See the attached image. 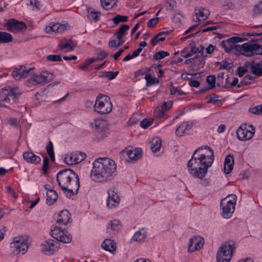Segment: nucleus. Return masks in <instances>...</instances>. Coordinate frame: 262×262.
Returning <instances> with one entry per match:
<instances>
[{"label": "nucleus", "mask_w": 262, "mask_h": 262, "mask_svg": "<svg viewBox=\"0 0 262 262\" xmlns=\"http://www.w3.org/2000/svg\"><path fill=\"white\" fill-rule=\"evenodd\" d=\"M213 150L208 145L197 148L187 164L189 174L195 179L202 180L214 161Z\"/></svg>", "instance_id": "obj_1"}, {"label": "nucleus", "mask_w": 262, "mask_h": 262, "mask_svg": "<svg viewBox=\"0 0 262 262\" xmlns=\"http://www.w3.org/2000/svg\"><path fill=\"white\" fill-rule=\"evenodd\" d=\"M116 170L114 160L108 158H98L93 162L91 178L96 182L110 181L116 176Z\"/></svg>", "instance_id": "obj_2"}, {"label": "nucleus", "mask_w": 262, "mask_h": 262, "mask_svg": "<svg viewBox=\"0 0 262 262\" xmlns=\"http://www.w3.org/2000/svg\"><path fill=\"white\" fill-rule=\"evenodd\" d=\"M56 180L58 185L67 198L78 193L80 187L78 176L71 169H64L57 173Z\"/></svg>", "instance_id": "obj_3"}, {"label": "nucleus", "mask_w": 262, "mask_h": 262, "mask_svg": "<svg viewBox=\"0 0 262 262\" xmlns=\"http://www.w3.org/2000/svg\"><path fill=\"white\" fill-rule=\"evenodd\" d=\"M235 243L232 241L225 242L219 249L216 254L217 262H230Z\"/></svg>", "instance_id": "obj_4"}, {"label": "nucleus", "mask_w": 262, "mask_h": 262, "mask_svg": "<svg viewBox=\"0 0 262 262\" xmlns=\"http://www.w3.org/2000/svg\"><path fill=\"white\" fill-rule=\"evenodd\" d=\"M113 109V104L110 98L103 95H99L95 101L94 110L100 114H107L111 113Z\"/></svg>", "instance_id": "obj_5"}, {"label": "nucleus", "mask_w": 262, "mask_h": 262, "mask_svg": "<svg viewBox=\"0 0 262 262\" xmlns=\"http://www.w3.org/2000/svg\"><path fill=\"white\" fill-rule=\"evenodd\" d=\"M28 239L24 236L15 237L13 242L10 244L11 250L14 253H21L22 254H24L28 251Z\"/></svg>", "instance_id": "obj_6"}, {"label": "nucleus", "mask_w": 262, "mask_h": 262, "mask_svg": "<svg viewBox=\"0 0 262 262\" xmlns=\"http://www.w3.org/2000/svg\"><path fill=\"white\" fill-rule=\"evenodd\" d=\"M227 197H231V199L227 201L225 203L226 198L222 200L221 202V205L222 206V216L225 219H229L231 217L232 213L235 209V205L236 204L237 196L235 194H230Z\"/></svg>", "instance_id": "obj_7"}, {"label": "nucleus", "mask_w": 262, "mask_h": 262, "mask_svg": "<svg viewBox=\"0 0 262 262\" xmlns=\"http://www.w3.org/2000/svg\"><path fill=\"white\" fill-rule=\"evenodd\" d=\"M20 95L17 88L6 86L0 90V101L8 103L12 99L14 102H16Z\"/></svg>", "instance_id": "obj_8"}, {"label": "nucleus", "mask_w": 262, "mask_h": 262, "mask_svg": "<svg viewBox=\"0 0 262 262\" xmlns=\"http://www.w3.org/2000/svg\"><path fill=\"white\" fill-rule=\"evenodd\" d=\"M255 134V128L252 125L242 124L236 130L237 138L241 141L250 140Z\"/></svg>", "instance_id": "obj_9"}, {"label": "nucleus", "mask_w": 262, "mask_h": 262, "mask_svg": "<svg viewBox=\"0 0 262 262\" xmlns=\"http://www.w3.org/2000/svg\"><path fill=\"white\" fill-rule=\"evenodd\" d=\"M54 78V75L48 72L43 71L39 75H34L28 80V83L34 85L44 82H49Z\"/></svg>", "instance_id": "obj_10"}, {"label": "nucleus", "mask_w": 262, "mask_h": 262, "mask_svg": "<svg viewBox=\"0 0 262 262\" xmlns=\"http://www.w3.org/2000/svg\"><path fill=\"white\" fill-rule=\"evenodd\" d=\"M243 40L244 39L241 37L234 36L226 40H223L220 43V46L225 50L226 52L233 51L236 54L237 49L235 47L238 46V45H235V43L242 42Z\"/></svg>", "instance_id": "obj_11"}, {"label": "nucleus", "mask_w": 262, "mask_h": 262, "mask_svg": "<svg viewBox=\"0 0 262 262\" xmlns=\"http://www.w3.org/2000/svg\"><path fill=\"white\" fill-rule=\"evenodd\" d=\"M52 236L56 239V241L64 243H69L72 241V236L67 232H64L60 227H55L51 230Z\"/></svg>", "instance_id": "obj_12"}, {"label": "nucleus", "mask_w": 262, "mask_h": 262, "mask_svg": "<svg viewBox=\"0 0 262 262\" xmlns=\"http://www.w3.org/2000/svg\"><path fill=\"white\" fill-rule=\"evenodd\" d=\"M256 47L257 44L245 43L241 46L238 45V46L235 47L237 49L236 54H242L247 57L252 56L254 54H256Z\"/></svg>", "instance_id": "obj_13"}, {"label": "nucleus", "mask_w": 262, "mask_h": 262, "mask_svg": "<svg viewBox=\"0 0 262 262\" xmlns=\"http://www.w3.org/2000/svg\"><path fill=\"white\" fill-rule=\"evenodd\" d=\"M86 157V155L82 152H75L70 155H67L64 158V162L68 165H73L83 161Z\"/></svg>", "instance_id": "obj_14"}, {"label": "nucleus", "mask_w": 262, "mask_h": 262, "mask_svg": "<svg viewBox=\"0 0 262 262\" xmlns=\"http://www.w3.org/2000/svg\"><path fill=\"white\" fill-rule=\"evenodd\" d=\"M5 26L7 28V30L9 32H18L19 31H24L27 29V26L22 22L19 21L15 19H10L6 23Z\"/></svg>", "instance_id": "obj_15"}, {"label": "nucleus", "mask_w": 262, "mask_h": 262, "mask_svg": "<svg viewBox=\"0 0 262 262\" xmlns=\"http://www.w3.org/2000/svg\"><path fill=\"white\" fill-rule=\"evenodd\" d=\"M120 155L123 157H128L132 161H137L142 157V150L140 148L132 149L129 147L122 150Z\"/></svg>", "instance_id": "obj_16"}, {"label": "nucleus", "mask_w": 262, "mask_h": 262, "mask_svg": "<svg viewBox=\"0 0 262 262\" xmlns=\"http://www.w3.org/2000/svg\"><path fill=\"white\" fill-rule=\"evenodd\" d=\"M108 197L106 200V206L108 208H115L118 206L120 199L115 191L114 188H111L107 191Z\"/></svg>", "instance_id": "obj_17"}, {"label": "nucleus", "mask_w": 262, "mask_h": 262, "mask_svg": "<svg viewBox=\"0 0 262 262\" xmlns=\"http://www.w3.org/2000/svg\"><path fill=\"white\" fill-rule=\"evenodd\" d=\"M172 106V101L165 102L161 106H158L154 112V117L160 119L162 118H167L165 114Z\"/></svg>", "instance_id": "obj_18"}, {"label": "nucleus", "mask_w": 262, "mask_h": 262, "mask_svg": "<svg viewBox=\"0 0 262 262\" xmlns=\"http://www.w3.org/2000/svg\"><path fill=\"white\" fill-rule=\"evenodd\" d=\"M203 245L204 239L202 237L199 236H194L189 239L188 245V251L191 252L196 250H199L203 247Z\"/></svg>", "instance_id": "obj_19"}, {"label": "nucleus", "mask_w": 262, "mask_h": 262, "mask_svg": "<svg viewBox=\"0 0 262 262\" xmlns=\"http://www.w3.org/2000/svg\"><path fill=\"white\" fill-rule=\"evenodd\" d=\"M42 251L53 254L58 249L59 243L53 239H49L41 245Z\"/></svg>", "instance_id": "obj_20"}, {"label": "nucleus", "mask_w": 262, "mask_h": 262, "mask_svg": "<svg viewBox=\"0 0 262 262\" xmlns=\"http://www.w3.org/2000/svg\"><path fill=\"white\" fill-rule=\"evenodd\" d=\"M33 69V68L26 69V67L20 66L18 68H16L15 70L12 71V76L16 80H19L21 78L26 77L29 73Z\"/></svg>", "instance_id": "obj_21"}, {"label": "nucleus", "mask_w": 262, "mask_h": 262, "mask_svg": "<svg viewBox=\"0 0 262 262\" xmlns=\"http://www.w3.org/2000/svg\"><path fill=\"white\" fill-rule=\"evenodd\" d=\"M194 14L196 16V20L195 21L201 22L205 20L208 18L210 15V11L207 9L202 7H199L195 8Z\"/></svg>", "instance_id": "obj_22"}, {"label": "nucleus", "mask_w": 262, "mask_h": 262, "mask_svg": "<svg viewBox=\"0 0 262 262\" xmlns=\"http://www.w3.org/2000/svg\"><path fill=\"white\" fill-rule=\"evenodd\" d=\"M92 127L98 133H102L107 129V123L103 119H95L94 122L91 124Z\"/></svg>", "instance_id": "obj_23"}, {"label": "nucleus", "mask_w": 262, "mask_h": 262, "mask_svg": "<svg viewBox=\"0 0 262 262\" xmlns=\"http://www.w3.org/2000/svg\"><path fill=\"white\" fill-rule=\"evenodd\" d=\"M71 220V213L68 210H61L58 215L56 222L61 225H66Z\"/></svg>", "instance_id": "obj_24"}, {"label": "nucleus", "mask_w": 262, "mask_h": 262, "mask_svg": "<svg viewBox=\"0 0 262 262\" xmlns=\"http://www.w3.org/2000/svg\"><path fill=\"white\" fill-rule=\"evenodd\" d=\"M23 157L28 163L38 164L41 162V158L31 151H25L23 154Z\"/></svg>", "instance_id": "obj_25"}, {"label": "nucleus", "mask_w": 262, "mask_h": 262, "mask_svg": "<svg viewBox=\"0 0 262 262\" xmlns=\"http://www.w3.org/2000/svg\"><path fill=\"white\" fill-rule=\"evenodd\" d=\"M67 29V26L64 25H62L59 23L50 24V26H47L45 29V31L47 33H51V32H61Z\"/></svg>", "instance_id": "obj_26"}, {"label": "nucleus", "mask_w": 262, "mask_h": 262, "mask_svg": "<svg viewBox=\"0 0 262 262\" xmlns=\"http://www.w3.org/2000/svg\"><path fill=\"white\" fill-rule=\"evenodd\" d=\"M121 225L120 221L115 220L109 223L107 225V232L112 234H115L120 230Z\"/></svg>", "instance_id": "obj_27"}, {"label": "nucleus", "mask_w": 262, "mask_h": 262, "mask_svg": "<svg viewBox=\"0 0 262 262\" xmlns=\"http://www.w3.org/2000/svg\"><path fill=\"white\" fill-rule=\"evenodd\" d=\"M250 69L252 73L255 75V77L262 76V63L261 61L258 62H252L250 64Z\"/></svg>", "instance_id": "obj_28"}, {"label": "nucleus", "mask_w": 262, "mask_h": 262, "mask_svg": "<svg viewBox=\"0 0 262 262\" xmlns=\"http://www.w3.org/2000/svg\"><path fill=\"white\" fill-rule=\"evenodd\" d=\"M145 75V79L146 81V86H149L158 83L159 80L156 78H152L150 74L146 73L142 71H138L136 72V75Z\"/></svg>", "instance_id": "obj_29"}, {"label": "nucleus", "mask_w": 262, "mask_h": 262, "mask_svg": "<svg viewBox=\"0 0 262 262\" xmlns=\"http://www.w3.org/2000/svg\"><path fill=\"white\" fill-rule=\"evenodd\" d=\"M129 29V26L127 25L122 24L116 30L114 36H116V39H121L126 35L127 31Z\"/></svg>", "instance_id": "obj_30"}, {"label": "nucleus", "mask_w": 262, "mask_h": 262, "mask_svg": "<svg viewBox=\"0 0 262 262\" xmlns=\"http://www.w3.org/2000/svg\"><path fill=\"white\" fill-rule=\"evenodd\" d=\"M102 247L105 250L113 252L116 249L114 242L110 239H106L101 244Z\"/></svg>", "instance_id": "obj_31"}, {"label": "nucleus", "mask_w": 262, "mask_h": 262, "mask_svg": "<svg viewBox=\"0 0 262 262\" xmlns=\"http://www.w3.org/2000/svg\"><path fill=\"white\" fill-rule=\"evenodd\" d=\"M162 140L158 137L152 139L150 142V149L154 153H156L161 148Z\"/></svg>", "instance_id": "obj_32"}, {"label": "nucleus", "mask_w": 262, "mask_h": 262, "mask_svg": "<svg viewBox=\"0 0 262 262\" xmlns=\"http://www.w3.org/2000/svg\"><path fill=\"white\" fill-rule=\"evenodd\" d=\"M58 197L57 192L51 189L49 191H47L46 193V201L48 204L51 205L54 203Z\"/></svg>", "instance_id": "obj_33"}, {"label": "nucleus", "mask_w": 262, "mask_h": 262, "mask_svg": "<svg viewBox=\"0 0 262 262\" xmlns=\"http://www.w3.org/2000/svg\"><path fill=\"white\" fill-rule=\"evenodd\" d=\"M190 128L191 126L188 122H184L177 127L176 133L179 136H183L185 132L190 129Z\"/></svg>", "instance_id": "obj_34"}, {"label": "nucleus", "mask_w": 262, "mask_h": 262, "mask_svg": "<svg viewBox=\"0 0 262 262\" xmlns=\"http://www.w3.org/2000/svg\"><path fill=\"white\" fill-rule=\"evenodd\" d=\"M125 40L123 38L116 39L111 38L108 42V47L111 49H116L121 46L125 42Z\"/></svg>", "instance_id": "obj_35"}, {"label": "nucleus", "mask_w": 262, "mask_h": 262, "mask_svg": "<svg viewBox=\"0 0 262 262\" xmlns=\"http://www.w3.org/2000/svg\"><path fill=\"white\" fill-rule=\"evenodd\" d=\"M102 7L106 10H110L116 6L117 0H100Z\"/></svg>", "instance_id": "obj_36"}, {"label": "nucleus", "mask_w": 262, "mask_h": 262, "mask_svg": "<svg viewBox=\"0 0 262 262\" xmlns=\"http://www.w3.org/2000/svg\"><path fill=\"white\" fill-rule=\"evenodd\" d=\"M165 34H168L167 32H161L156 35L151 40V43L153 46H156L159 41H162L165 39Z\"/></svg>", "instance_id": "obj_37"}, {"label": "nucleus", "mask_w": 262, "mask_h": 262, "mask_svg": "<svg viewBox=\"0 0 262 262\" xmlns=\"http://www.w3.org/2000/svg\"><path fill=\"white\" fill-rule=\"evenodd\" d=\"M146 236V232L143 229H142L135 232L132 239L134 241L140 242L143 240Z\"/></svg>", "instance_id": "obj_38"}, {"label": "nucleus", "mask_w": 262, "mask_h": 262, "mask_svg": "<svg viewBox=\"0 0 262 262\" xmlns=\"http://www.w3.org/2000/svg\"><path fill=\"white\" fill-rule=\"evenodd\" d=\"M207 82L210 85L209 88L206 89H202L200 91L203 93L207 90H210L215 86L216 77L214 75H209L207 76L206 79Z\"/></svg>", "instance_id": "obj_39"}, {"label": "nucleus", "mask_w": 262, "mask_h": 262, "mask_svg": "<svg viewBox=\"0 0 262 262\" xmlns=\"http://www.w3.org/2000/svg\"><path fill=\"white\" fill-rule=\"evenodd\" d=\"M218 96L214 94H212L206 97L207 102L209 103H212L220 106L221 105V102L218 99Z\"/></svg>", "instance_id": "obj_40"}, {"label": "nucleus", "mask_w": 262, "mask_h": 262, "mask_svg": "<svg viewBox=\"0 0 262 262\" xmlns=\"http://www.w3.org/2000/svg\"><path fill=\"white\" fill-rule=\"evenodd\" d=\"M256 77L251 75H247L244 77L243 79L238 84V87L240 88L244 85H247L251 83V81L254 80Z\"/></svg>", "instance_id": "obj_41"}, {"label": "nucleus", "mask_w": 262, "mask_h": 262, "mask_svg": "<svg viewBox=\"0 0 262 262\" xmlns=\"http://www.w3.org/2000/svg\"><path fill=\"white\" fill-rule=\"evenodd\" d=\"M169 55V53L168 52L164 51H161L160 52H156L154 55V58L155 60H160L166 56H168Z\"/></svg>", "instance_id": "obj_42"}, {"label": "nucleus", "mask_w": 262, "mask_h": 262, "mask_svg": "<svg viewBox=\"0 0 262 262\" xmlns=\"http://www.w3.org/2000/svg\"><path fill=\"white\" fill-rule=\"evenodd\" d=\"M128 17L121 15H117L113 18V21L115 24H118L120 22H126L127 21Z\"/></svg>", "instance_id": "obj_43"}, {"label": "nucleus", "mask_w": 262, "mask_h": 262, "mask_svg": "<svg viewBox=\"0 0 262 262\" xmlns=\"http://www.w3.org/2000/svg\"><path fill=\"white\" fill-rule=\"evenodd\" d=\"M249 111L255 115H262V104L259 105L250 107Z\"/></svg>", "instance_id": "obj_44"}, {"label": "nucleus", "mask_w": 262, "mask_h": 262, "mask_svg": "<svg viewBox=\"0 0 262 262\" xmlns=\"http://www.w3.org/2000/svg\"><path fill=\"white\" fill-rule=\"evenodd\" d=\"M96 60V59L93 57L86 60L83 64L79 66V68L82 70H85L93 62Z\"/></svg>", "instance_id": "obj_45"}, {"label": "nucleus", "mask_w": 262, "mask_h": 262, "mask_svg": "<svg viewBox=\"0 0 262 262\" xmlns=\"http://www.w3.org/2000/svg\"><path fill=\"white\" fill-rule=\"evenodd\" d=\"M196 63L199 67L203 68L205 61L203 55H197L195 56Z\"/></svg>", "instance_id": "obj_46"}, {"label": "nucleus", "mask_w": 262, "mask_h": 262, "mask_svg": "<svg viewBox=\"0 0 262 262\" xmlns=\"http://www.w3.org/2000/svg\"><path fill=\"white\" fill-rule=\"evenodd\" d=\"M100 13L96 11H89L88 17L90 20H94L95 22L99 20V15Z\"/></svg>", "instance_id": "obj_47"}, {"label": "nucleus", "mask_w": 262, "mask_h": 262, "mask_svg": "<svg viewBox=\"0 0 262 262\" xmlns=\"http://www.w3.org/2000/svg\"><path fill=\"white\" fill-rule=\"evenodd\" d=\"M152 122V119L148 120L147 119H144L142 121H141L140 125L143 128L145 129L147 128L148 126H149L150 125H151Z\"/></svg>", "instance_id": "obj_48"}, {"label": "nucleus", "mask_w": 262, "mask_h": 262, "mask_svg": "<svg viewBox=\"0 0 262 262\" xmlns=\"http://www.w3.org/2000/svg\"><path fill=\"white\" fill-rule=\"evenodd\" d=\"M47 60L50 61H60L61 57L58 55H49L46 57Z\"/></svg>", "instance_id": "obj_49"}, {"label": "nucleus", "mask_w": 262, "mask_h": 262, "mask_svg": "<svg viewBox=\"0 0 262 262\" xmlns=\"http://www.w3.org/2000/svg\"><path fill=\"white\" fill-rule=\"evenodd\" d=\"M7 123L10 125L18 128L19 127V123L17 120L15 118H10L7 120Z\"/></svg>", "instance_id": "obj_50"}, {"label": "nucleus", "mask_w": 262, "mask_h": 262, "mask_svg": "<svg viewBox=\"0 0 262 262\" xmlns=\"http://www.w3.org/2000/svg\"><path fill=\"white\" fill-rule=\"evenodd\" d=\"M253 12L255 15L262 14V2L255 6Z\"/></svg>", "instance_id": "obj_51"}, {"label": "nucleus", "mask_w": 262, "mask_h": 262, "mask_svg": "<svg viewBox=\"0 0 262 262\" xmlns=\"http://www.w3.org/2000/svg\"><path fill=\"white\" fill-rule=\"evenodd\" d=\"M170 91L171 95H174L176 93H178V95H183L185 94V93H184L183 91L179 90L177 88H176L173 86H171Z\"/></svg>", "instance_id": "obj_52"}, {"label": "nucleus", "mask_w": 262, "mask_h": 262, "mask_svg": "<svg viewBox=\"0 0 262 262\" xmlns=\"http://www.w3.org/2000/svg\"><path fill=\"white\" fill-rule=\"evenodd\" d=\"M159 19V17H157L149 19L147 24V27L149 28H153L155 27L158 23Z\"/></svg>", "instance_id": "obj_53"}, {"label": "nucleus", "mask_w": 262, "mask_h": 262, "mask_svg": "<svg viewBox=\"0 0 262 262\" xmlns=\"http://www.w3.org/2000/svg\"><path fill=\"white\" fill-rule=\"evenodd\" d=\"M216 64L220 65V68L221 69H227L231 68L230 63L225 60L222 62H217Z\"/></svg>", "instance_id": "obj_54"}, {"label": "nucleus", "mask_w": 262, "mask_h": 262, "mask_svg": "<svg viewBox=\"0 0 262 262\" xmlns=\"http://www.w3.org/2000/svg\"><path fill=\"white\" fill-rule=\"evenodd\" d=\"M49 165V160L47 157H45L43 160L42 170L45 173H47Z\"/></svg>", "instance_id": "obj_55"}, {"label": "nucleus", "mask_w": 262, "mask_h": 262, "mask_svg": "<svg viewBox=\"0 0 262 262\" xmlns=\"http://www.w3.org/2000/svg\"><path fill=\"white\" fill-rule=\"evenodd\" d=\"M224 164H234V158L231 155L229 154L226 157Z\"/></svg>", "instance_id": "obj_56"}, {"label": "nucleus", "mask_w": 262, "mask_h": 262, "mask_svg": "<svg viewBox=\"0 0 262 262\" xmlns=\"http://www.w3.org/2000/svg\"><path fill=\"white\" fill-rule=\"evenodd\" d=\"M119 73V72L118 71H116V72H107V76L106 78H107L108 80H113L114 79H115L116 76L118 75Z\"/></svg>", "instance_id": "obj_57"}, {"label": "nucleus", "mask_w": 262, "mask_h": 262, "mask_svg": "<svg viewBox=\"0 0 262 262\" xmlns=\"http://www.w3.org/2000/svg\"><path fill=\"white\" fill-rule=\"evenodd\" d=\"M46 150L48 155L54 154L53 144L51 141L48 142L46 146Z\"/></svg>", "instance_id": "obj_58"}, {"label": "nucleus", "mask_w": 262, "mask_h": 262, "mask_svg": "<svg viewBox=\"0 0 262 262\" xmlns=\"http://www.w3.org/2000/svg\"><path fill=\"white\" fill-rule=\"evenodd\" d=\"M233 168V164H224V170L226 174L230 173Z\"/></svg>", "instance_id": "obj_59"}, {"label": "nucleus", "mask_w": 262, "mask_h": 262, "mask_svg": "<svg viewBox=\"0 0 262 262\" xmlns=\"http://www.w3.org/2000/svg\"><path fill=\"white\" fill-rule=\"evenodd\" d=\"M238 82V79L236 77H234L232 82L230 84H225L224 87L225 88H232L235 86Z\"/></svg>", "instance_id": "obj_60"}, {"label": "nucleus", "mask_w": 262, "mask_h": 262, "mask_svg": "<svg viewBox=\"0 0 262 262\" xmlns=\"http://www.w3.org/2000/svg\"><path fill=\"white\" fill-rule=\"evenodd\" d=\"M176 6V2H174V1H173L172 2H167V4H166V6H165V8H166V10H171Z\"/></svg>", "instance_id": "obj_61"}, {"label": "nucleus", "mask_w": 262, "mask_h": 262, "mask_svg": "<svg viewBox=\"0 0 262 262\" xmlns=\"http://www.w3.org/2000/svg\"><path fill=\"white\" fill-rule=\"evenodd\" d=\"M224 73H220L217 74V85L220 86L221 83H223L224 79Z\"/></svg>", "instance_id": "obj_62"}, {"label": "nucleus", "mask_w": 262, "mask_h": 262, "mask_svg": "<svg viewBox=\"0 0 262 262\" xmlns=\"http://www.w3.org/2000/svg\"><path fill=\"white\" fill-rule=\"evenodd\" d=\"M108 56V54L104 51H101L98 54V59L99 60H102Z\"/></svg>", "instance_id": "obj_63"}, {"label": "nucleus", "mask_w": 262, "mask_h": 262, "mask_svg": "<svg viewBox=\"0 0 262 262\" xmlns=\"http://www.w3.org/2000/svg\"><path fill=\"white\" fill-rule=\"evenodd\" d=\"M189 84L192 87L198 88L200 85V83L198 80H192L189 81Z\"/></svg>", "instance_id": "obj_64"}]
</instances>
